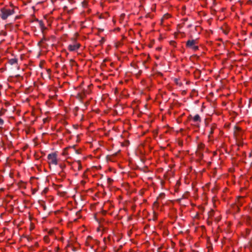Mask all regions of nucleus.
<instances>
[{
    "mask_svg": "<svg viewBox=\"0 0 252 252\" xmlns=\"http://www.w3.org/2000/svg\"><path fill=\"white\" fill-rule=\"evenodd\" d=\"M0 17L1 18L5 20L9 16L12 15L14 13L13 9L2 8L0 10Z\"/></svg>",
    "mask_w": 252,
    "mask_h": 252,
    "instance_id": "1",
    "label": "nucleus"
},
{
    "mask_svg": "<svg viewBox=\"0 0 252 252\" xmlns=\"http://www.w3.org/2000/svg\"><path fill=\"white\" fill-rule=\"evenodd\" d=\"M48 162L49 164L53 165H57L58 164V160H57V155L56 153H53L50 154L48 155L47 157Z\"/></svg>",
    "mask_w": 252,
    "mask_h": 252,
    "instance_id": "2",
    "label": "nucleus"
},
{
    "mask_svg": "<svg viewBox=\"0 0 252 252\" xmlns=\"http://www.w3.org/2000/svg\"><path fill=\"white\" fill-rule=\"evenodd\" d=\"M80 44L77 42H73V44L68 45V49L70 51H76L80 47Z\"/></svg>",
    "mask_w": 252,
    "mask_h": 252,
    "instance_id": "3",
    "label": "nucleus"
},
{
    "mask_svg": "<svg viewBox=\"0 0 252 252\" xmlns=\"http://www.w3.org/2000/svg\"><path fill=\"white\" fill-rule=\"evenodd\" d=\"M235 130L234 131V136L237 140H240L241 138V129L237 126L234 127Z\"/></svg>",
    "mask_w": 252,
    "mask_h": 252,
    "instance_id": "4",
    "label": "nucleus"
},
{
    "mask_svg": "<svg viewBox=\"0 0 252 252\" xmlns=\"http://www.w3.org/2000/svg\"><path fill=\"white\" fill-rule=\"evenodd\" d=\"M196 41L195 40H189L187 41L186 46L188 48L191 47L193 45L195 44Z\"/></svg>",
    "mask_w": 252,
    "mask_h": 252,
    "instance_id": "5",
    "label": "nucleus"
},
{
    "mask_svg": "<svg viewBox=\"0 0 252 252\" xmlns=\"http://www.w3.org/2000/svg\"><path fill=\"white\" fill-rule=\"evenodd\" d=\"M38 22L39 25V27H40L41 31L42 32H43V31L46 29V28L44 26V25L43 22H42L41 21H38Z\"/></svg>",
    "mask_w": 252,
    "mask_h": 252,
    "instance_id": "6",
    "label": "nucleus"
},
{
    "mask_svg": "<svg viewBox=\"0 0 252 252\" xmlns=\"http://www.w3.org/2000/svg\"><path fill=\"white\" fill-rule=\"evenodd\" d=\"M8 63L11 65H13L17 63V60L15 58L11 59L9 60Z\"/></svg>",
    "mask_w": 252,
    "mask_h": 252,
    "instance_id": "7",
    "label": "nucleus"
},
{
    "mask_svg": "<svg viewBox=\"0 0 252 252\" xmlns=\"http://www.w3.org/2000/svg\"><path fill=\"white\" fill-rule=\"evenodd\" d=\"M193 120L194 122H201V118L198 114H196V115H195L194 117L193 118Z\"/></svg>",
    "mask_w": 252,
    "mask_h": 252,
    "instance_id": "8",
    "label": "nucleus"
},
{
    "mask_svg": "<svg viewBox=\"0 0 252 252\" xmlns=\"http://www.w3.org/2000/svg\"><path fill=\"white\" fill-rule=\"evenodd\" d=\"M190 48H191L194 51H196L198 49V46H196L195 44L194 45H193L191 47H190Z\"/></svg>",
    "mask_w": 252,
    "mask_h": 252,
    "instance_id": "9",
    "label": "nucleus"
},
{
    "mask_svg": "<svg viewBox=\"0 0 252 252\" xmlns=\"http://www.w3.org/2000/svg\"><path fill=\"white\" fill-rule=\"evenodd\" d=\"M190 48H191L194 51H196L198 49V46H196L195 44L194 45H193L191 47H190Z\"/></svg>",
    "mask_w": 252,
    "mask_h": 252,
    "instance_id": "10",
    "label": "nucleus"
},
{
    "mask_svg": "<svg viewBox=\"0 0 252 252\" xmlns=\"http://www.w3.org/2000/svg\"><path fill=\"white\" fill-rule=\"evenodd\" d=\"M214 128H215V127L214 126H212L210 128V131L209 132L210 133V134H209V136L211 135V134H212L214 132Z\"/></svg>",
    "mask_w": 252,
    "mask_h": 252,
    "instance_id": "11",
    "label": "nucleus"
},
{
    "mask_svg": "<svg viewBox=\"0 0 252 252\" xmlns=\"http://www.w3.org/2000/svg\"><path fill=\"white\" fill-rule=\"evenodd\" d=\"M125 14H122L121 16V20H124V18H125Z\"/></svg>",
    "mask_w": 252,
    "mask_h": 252,
    "instance_id": "12",
    "label": "nucleus"
},
{
    "mask_svg": "<svg viewBox=\"0 0 252 252\" xmlns=\"http://www.w3.org/2000/svg\"><path fill=\"white\" fill-rule=\"evenodd\" d=\"M4 123V122H3V120L2 119H1V118H0V126H1Z\"/></svg>",
    "mask_w": 252,
    "mask_h": 252,
    "instance_id": "13",
    "label": "nucleus"
},
{
    "mask_svg": "<svg viewBox=\"0 0 252 252\" xmlns=\"http://www.w3.org/2000/svg\"><path fill=\"white\" fill-rule=\"evenodd\" d=\"M170 44H171V45H175V42L174 41H170Z\"/></svg>",
    "mask_w": 252,
    "mask_h": 252,
    "instance_id": "14",
    "label": "nucleus"
},
{
    "mask_svg": "<svg viewBox=\"0 0 252 252\" xmlns=\"http://www.w3.org/2000/svg\"><path fill=\"white\" fill-rule=\"evenodd\" d=\"M121 44V43L120 42L119 44H117L116 46H117V47H119L120 46Z\"/></svg>",
    "mask_w": 252,
    "mask_h": 252,
    "instance_id": "15",
    "label": "nucleus"
},
{
    "mask_svg": "<svg viewBox=\"0 0 252 252\" xmlns=\"http://www.w3.org/2000/svg\"><path fill=\"white\" fill-rule=\"evenodd\" d=\"M130 65H131V67L134 68V64L132 63H130Z\"/></svg>",
    "mask_w": 252,
    "mask_h": 252,
    "instance_id": "16",
    "label": "nucleus"
},
{
    "mask_svg": "<svg viewBox=\"0 0 252 252\" xmlns=\"http://www.w3.org/2000/svg\"><path fill=\"white\" fill-rule=\"evenodd\" d=\"M126 142H127V145H128V144H129V141H128V140H127Z\"/></svg>",
    "mask_w": 252,
    "mask_h": 252,
    "instance_id": "17",
    "label": "nucleus"
},
{
    "mask_svg": "<svg viewBox=\"0 0 252 252\" xmlns=\"http://www.w3.org/2000/svg\"><path fill=\"white\" fill-rule=\"evenodd\" d=\"M129 252H133V250H132L131 249H130V250H129Z\"/></svg>",
    "mask_w": 252,
    "mask_h": 252,
    "instance_id": "18",
    "label": "nucleus"
},
{
    "mask_svg": "<svg viewBox=\"0 0 252 252\" xmlns=\"http://www.w3.org/2000/svg\"><path fill=\"white\" fill-rule=\"evenodd\" d=\"M131 240H132V239H129V242H130V243H131Z\"/></svg>",
    "mask_w": 252,
    "mask_h": 252,
    "instance_id": "19",
    "label": "nucleus"
},
{
    "mask_svg": "<svg viewBox=\"0 0 252 252\" xmlns=\"http://www.w3.org/2000/svg\"><path fill=\"white\" fill-rule=\"evenodd\" d=\"M83 5H84V6H85V2L83 3Z\"/></svg>",
    "mask_w": 252,
    "mask_h": 252,
    "instance_id": "20",
    "label": "nucleus"
}]
</instances>
